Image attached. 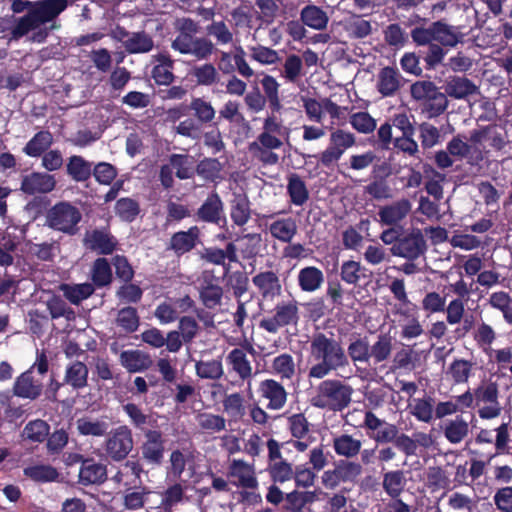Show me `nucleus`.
Returning <instances> with one entry per match:
<instances>
[{"label": "nucleus", "mask_w": 512, "mask_h": 512, "mask_svg": "<svg viewBox=\"0 0 512 512\" xmlns=\"http://www.w3.org/2000/svg\"><path fill=\"white\" fill-rule=\"evenodd\" d=\"M258 394L260 398L268 401V410H280L287 402V392L284 386L274 379H265L259 383Z\"/></svg>", "instance_id": "18"}, {"label": "nucleus", "mask_w": 512, "mask_h": 512, "mask_svg": "<svg viewBox=\"0 0 512 512\" xmlns=\"http://www.w3.org/2000/svg\"><path fill=\"white\" fill-rule=\"evenodd\" d=\"M120 362L130 373L141 372L150 367V357L140 350H126L120 354Z\"/></svg>", "instance_id": "37"}, {"label": "nucleus", "mask_w": 512, "mask_h": 512, "mask_svg": "<svg viewBox=\"0 0 512 512\" xmlns=\"http://www.w3.org/2000/svg\"><path fill=\"white\" fill-rule=\"evenodd\" d=\"M309 359L314 362L308 369L309 379H324L349 365L343 342L333 332H316L312 335Z\"/></svg>", "instance_id": "2"}, {"label": "nucleus", "mask_w": 512, "mask_h": 512, "mask_svg": "<svg viewBox=\"0 0 512 512\" xmlns=\"http://www.w3.org/2000/svg\"><path fill=\"white\" fill-rule=\"evenodd\" d=\"M133 447V433L128 425H120L106 433L103 448L106 456L112 461L122 462L126 460Z\"/></svg>", "instance_id": "7"}, {"label": "nucleus", "mask_w": 512, "mask_h": 512, "mask_svg": "<svg viewBox=\"0 0 512 512\" xmlns=\"http://www.w3.org/2000/svg\"><path fill=\"white\" fill-rule=\"evenodd\" d=\"M43 385L34 379L31 369L19 375L13 385V394L23 399L35 400L42 393Z\"/></svg>", "instance_id": "27"}, {"label": "nucleus", "mask_w": 512, "mask_h": 512, "mask_svg": "<svg viewBox=\"0 0 512 512\" xmlns=\"http://www.w3.org/2000/svg\"><path fill=\"white\" fill-rule=\"evenodd\" d=\"M346 354L348 360L351 359L353 363H368L371 354L367 337H357L352 340L348 345Z\"/></svg>", "instance_id": "54"}, {"label": "nucleus", "mask_w": 512, "mask_h": 512, "mask_svg": "<svg viewBox=\"0 0 512 512\" xmlns=\"http://www.w3.org/2000/svg\"><path fill=\"white\" fill-rule=\"evenodd\" d=\"M123 411L128 416L130 424L143 434L150 429H157V421L152 415L144 413L137 404L127 403L123 405Z\"/></svg>", "instance_id": "32"}, {"label": "nucleus", "mask_w": 512, "mask_h": 512, "mask_svg": "<svg viewBox=\"0 0 512 512\" xmlns=\"http://www.w3.org/2000/svg\"><path fill=\"white\" fill-rule=\"evenodd\" d=\"M366 272L367 269L360 262L347 260L341 265L340 277L347 284L357 285L361 278L367 277Z\"/></svg>", "instance_id": "58"}, {"label": "nucleus", "mask_w": 512, "mask_h": 512, "mask_svg": "<svg viewBox=\"0 0 512 512\" xmlns=\"http://www.w3.org/2000/svg\"><path fill=\"white\" fill-rule=\"evenodd\" d=\"M190 75L201 86H212L218 83L220 79L217 68L214 64L208 62L194 66L190 71Z\"/></svg>", "instance_id": "50"}, {"label": "nucleus", "mask_w": 512, "mask_h": 512, "mask_svg": "<svg viewBox=\"0 0 512 512\" xmlns=\"http://www.w3.org/2000/svg\"><path fill=\"white\" fill-rule=\"evenodd\" d=\"M435 399L431 396L414 399L410 413L420 422L430 424L436 417Z\"/></svg>", "instance_id": "35"}, {"label": "nucleus", "mask_w": 512, "mask_h": 512, "mask_svg": "<svg viewBox=\"0 0 512 512\" xmlns=\"http://www.w3.org/2000/svg\"><path fill=\"white\" fill-rule=\"evenodd\" d=\"M406 483L402 470L388 471L383 474V489L392 498H397L402 493Z\"/></svg>", "instance_id": "53"}, {"label": "nucleus", "mask_w": 512, "mask_h": 512, "mask_svg": "<svg viewBox=\"0 0 512 512\" xmlns=\"http://www.w3.org/2000/svg\"><path fill=\"white\" fill-rule=\"evenodd\" d=\"M410 37L416 47H424L421 56L427 70H435L448 51L464 40L461 27L448 24L444 19L415 26Z\"/></svg>", "instance_id": "1"}, {"label": "nucleus", "mask_w": 512, "mask_h": 512, "mask_svg": "<svg viewBox=\"0 0 512 512\" xmlns=\"http://www.w3.org/2000/svg\"><path fill=\"white\" fill-rule=\"evenodd\" d=\"M316 500L314 491L293 490L285 494V502L282 510L285 512H302L307 504H312Z\"/></svg>", "instance_id": "34"}, {"label": "nucleus", "mask_w": 512, "mask_h": 512, "mask_svg": "<svg viewBox=\"0 0 512 512\" xmlns=\"http://www.w3.org/2000/svg\"><path fill=\"white\" fill-rule=\"evenodd\" d=\"M91 280L94 288L109 286L113 281L112 268L109 261L104 257L97 258L91 268Z\"/></svg>", "instance_id": "38"}, {"label": "nucleus", "mask_w": 512, "mask_h": 512, "mask_svg": "<svg viewBox=\"0 0 512 512\" xmlns=\"http://www.w3.org/2000/svg\"><path fill=\"white\" fill-rule=\"evenodd\" d=\"M196 375L201 379L218 380L224 375L222 357L199 360L195 363Z\"/></svg>", "instance_id": "47"}, {"label": "nucleus", "mask_w": 512, "mask_h": 512, "mask_svg": "<svg viewBox=\"0 0 512 512\" xmlns=\"http://www.w3.org/2000/svg\"><path fill=\"white\" fill-rule=\"evenodd\" d=\"M447 97L461 100L479 92L478 86L465 76H449L443 85Z\"/></svg>", "instance_id": "24"}, {"label": "nucleus", "mask_w": 512, "mask_h": 512, "mask_svg": "<svg viewBox=\"0 0 512 512\" xmlns=\"http://www.w3.org/2000/svg\"><path fill=\"white\" fill-rule=\"evenodd\" d=\"M354 145V134L343 129H336L330 134L329 146L321 152L319 162L324 167H330L341 159L347 149Z\"/></svg>", "instance_id": "11"}, {"label": "nucleus", "mask_w": 512, "mask_h": 512, "mask_svg": "<svg viewBox=\"0 0 512 512\" xmlns=\"http://www.w3.org/2000/svg\"><path fill=\"white\" fill-rule=\"evenodd\" d=\"M297 282L301 291L312 293L323 285L324 274L318 267L306 266L298 272Z\"/></svg>", "instance_id": "33"}, {"label": "nucleus", "mask_w": 512, "mask_h": 512, "mask_svg": "<svg viewBox=\"0 0 512 512\" xmlns=\"http://www.w3.org/2000/svg\"><path fill=\"white\" fill-rule=\"evenodd\" d=\"M154 42L146 32H133L125 41V50L130 54L147 53L153 49Z\"/></svg>", "instance_id": "55"}, {"label": "nucleus", "mask_w": 512, "mask_h": 512, "mask_svg": "<svg viewBox=\"0 0 512 512\" xmlns=\"http://www.w3.org/2000/svg\"><path fill=\"white\" fill-rule=\"evenodd\" d=\"M78 433L82 436L101 437L106 435L108 423L102 420H92L88 417L79 418L76 421Z\"/></svg>", "instance_id": "60"}, {"label": "nucleus", "mask_w": 512, "mask_h": 512, "mask_svg": "<svg viewBox=\"0 0 512 512\" xmlns=\"http://www.w3.org/2000/svg\"><path fill=\"white\" fill-rule=\"evenodd\" d=\"M222 164L217 158L206 157L198 162L195 171L205 181L215 182L220 178Z\"/></svg>", "instance_id": "57"}, {"label": "nucleus", "mask_w": 512, "mask_h": 512, "mask_svg": "<svg viewBox=\"0 0 512 512\" xmlns=\"http://www.w3.org/2000/svg\"><path fill=\"white\" fill-rule=\"evenodd\" d=\"M411 203L407 198H402L392 204L381 207L378 211L380 222L393 226L401 222L410 212Z\"/></svg>", "instance_id": "28"}, {"label": "nucleus", "mask_w": 512, "mask_h": 512, "mask_svg": "<svg viewBox=\"0 0 512 512\" xmlns=\"http://www.w3.org/2000/svg\"><path fill=\"white\" fill-rule=\"evenodd\" d=\"M67 4V0L34 1L30 13L40 26L57 18L66 9Z\"/></svg>", "instance_id": "20"}, {"label": "nucleus", "mask_w": 512, "mask_h": 512, "mask_svg": "<svg viewBox=\"0 0 512 512\" xmlns=\"http://www.w3.org/2000/svg\"><path fill=\"white\" fill-rule=\"evenodd\" d=\"M107 466L93 458H85L80 466L78 482L83 486L101 485L107 480Z\"/></svg>", "instance_id": "22"}, {"label": "nucleus", "mask_w": 512, "mask_h": 512, "mask_svg": "<svg viewBox=\"0 0 512 512\" xmlns=\"http://www.w3.org/2000/svg\"><path fill=\"white\" fill-rule=\"evenodd\" d=\"M82 214L79 208L67 201L54 204L47 212L46 223L49 228L74 236L79 232Z\"/></svg>", "instance_id": "6"}, {"label": "nucleus", "mask_w": 512, "mask_h": 512, "mask_svg": "<svg viewBox=\"0 0 512 512\" xmlns=\"http://www.w3.org/2000/svg\"><path fill=\"white\" fill-rule=\"evenodd\" d=\"M247 351L253 353L255 350L251 344H247L246 348L232 349L226 357L227 364L242 381L250 379L252 376V366L247 357Z\"/></svg>", "instance_id": "23"}, {"label": "nucleus", "mask_w": 512, "mask_h": 512, "mask_svg": "<svg viewBox=\"0 0 512 512\" xmlns=\"http://www.w3.org/2000/svg\"><path fill=\"white\" fill-rule=\"evenodd\" d=\"M174 27L176 36L171 42V48L179 54L192 56L196 61H206L216 50L209 38L197 36L199 25L193 19L178 18Z\"/></svg>", "instance_id": "3"}, {"label": "nucleus", "mask_w": 512, "mask_h": 512, "mask_svg": "<svg viewBox=\"0 0 512 512\" xmlns=\"http://www.w3.org/2000/svg\"><path fill=\"white\" fill-rule=\"evenodd\" d=\"M239 252L244 260L255 259L259 253L261 245V234L248 233L238 239Z\"/></svg>", "instance_id": "61"}, {"label": "nucleus", "mask_w": 512, "mask_h": 512, "mask_svg": "<svg viewBox=\"0 0 512 512\" xmlns=\"http://www.w3.org/2000/svg\"><path fill=\"white\" fill-rule=\"evenodd\" d=\"M154 66L151 69L150 77L158 86H170L176 76L173 72L175 62L167 52L153 55Z\"/></svg>", "instance_id": "17"}, {"label": "nucleus", "mask_w": 512, "mask_h": 512, "mask_svg": "<svg viewBox=\"0 0 512 512\" xmlns=\"http://www.w3.org/2000/svg\"><path fill=\"white\" fill-rule=\"evenodd\" d=\"M49 431L50 426L46 421L42 419H36L29 421L25 425L23 429V435L27 440L31 442L42 443L48 437Z\"/></svg>", "instance_id": "62"}, {"label": "nucleus", "mask_w": 512, "mask_h": 512, "mask_svg": "<svg viewBox=\"0 0 512 512\" xmlns=\"http://www.w3.org/2000/svg\"><path fill=\"white\" fill-rule=\"evenodd\" d=\"M222 405L231 421H239L246 414L245 398L240 392L225 394Z\"/></svg>", "instance_id": "42"}, {"label": "nucleus", "mask_w": 512, "mask_h": 512, "mask_svg": "<svg viewBox=\"0 0 512 512\" xmlns=\"http://www.w3.org/2000/svg\"><path fill=\"white\" fill-rule=\"evenodd\" d=\"M263 91L264 97L268 101L269 108L272 113L279 112L282 108V104L279 97V87L280 84L277 80L271 75H264V77L260 81Z\"/></svg>", "instance_id": "52"}, {"label": "nucleus", "mask_w": 512, "mask_h": 512, "mask_svg": "<svg viewBox=\"0 0 512 512\" xmlns=\"http://www.w3.org/2000/svg\"><path fill=\"white\" fill-rule=\"evenodd\" d=\"M287 181V194L290 197V202L296 206L305 204L309 199L305 181L297 173H291Z\"/></svg>", "instance_id": "40"}, {"label": "nucleus", "mask_w": 512, "mask_h": 512, "mask_svg": "<svg viewBox=\"0 0 512 512\" xmlns=\"http://www.w3.org/2000/svg\"><path fill=\"white\" fill-rule=\"evenodd\" d=\"M88 374L87 365L82 361L75 360L66 366L64 383L73 390H82L88 385Z\"/></svg>", "instance_id": "30"}, {"label": "nucleus", "mask_w": 512, "mask_h": 512, "mask_svg": "<svg viewBox=\"0 0 512 512\" xmlns=\"http://www.w3.org/2000/svg\"><path fill=\"white\" fill-rule=\"evenodd\" d=\"M152 493L150 487L143 484L137 485L133 488H125L123 495V506L127 510H139L142 509L148 496Z\"/></svg>", "instance_id": "39"}, {"label": "nucleus", "mask_w": 512, "mask_h": 512, "mask_svg": "<svg viewBox=\"0 0 512 512\" xmlns=\"http://www.w3.org/2000/svg\"><path fill=\"white\" fill-rule=\"evenodd\" d=\"M83 246L100 255L112 254L118 245V241L108 228H95L85 232Z\"/></svg>", "instance_id": "14"}, {"label": "nucleus", "mask_w": 512, "mask_h": 512, "mask_svg": "<svg viewBox=\"0 0 512 512\" xmlns=\"http://www.w3.org/2000/svg\"><path fill=\"white\" fill-rule=\"evenodd\" d=\"M53 135L48 130L37 132L24 146L23 152L29 157L42 156L52 145Z\"/></svg>", "instance_id": "36"}, {"label": "nucleus", "mask_w": 512, "mask_h": 512, "mask_svg": "<svg viewBox=\"0 0 512 512\" xmlns=\"http://www.w3.org/2000/svg\"><path fill=\"white\" fill-rule=\"evenodd\" d=\"M61 290L64 297L74 305H79L83 300L88 299L95 291L93 284L85 282L81 284H62Z\"/></svg>", "instance_id": "46"}, {"label": "nucleus", "mask_w": 512, "mask_h": 512, "mask_svg": "<svg viewBox=\"0 0 512 512\" xmlns=\"http://www.w3.org/2000/svg\"><path fill=\"white\" fill-rule=\"evenodd\" d=\"M462 414L456 413V416L450 419L443 418L439 426L450 444H459L469 435V423Z\"/></svg>", "instance_id": "25"}, {"label": "nucleus", "mask_w": 512, "mask_h": 512, "mask_svg": "<svg viewBox=\"0 0 512 512\" xmlns=\"http://www.w3.org/2000/svg\"><path fill=\"white\" fill-rule=\"evenodd\" d=\"M267 468L266 471L273 483L283 484L292 480L295 476L294 468L291 463L283 458L281 448L283 443H279L276 439L270 438L266 442Z\"/></svg>", "instance_id": "9"}, {"label": "nucleus", "mask_w": 512, "mask_h": 512, "mask_svg": "<svg viewBox=\"0 0 512 512\" xmlns=\"http://www.w3.org/2000/svg\"><path fill=\"white\" fill-rule=\"evenodd\" d=\"M472 362L465 359H455L449 366L447 374L455 384H463L468 381L472 373Z\"/></svg>", "instance_id": "64"}, {"label": "nucleus", "mask_w": 512, "mask_h": 512, "mask_svg": "<svg viewBox=\"0 0 512 512\" xmlns=\"http://www.w3.org/2000/svg\"><path fill=\"white\" fill-rule=\"evenodd\" d=\"M116 216L123 222L131 223L140 214V204L130 197H122L115 203Z\"/></svg>", "instance_id": "51"}, {"label": "nucleus", "mask_w": 512, "mask_h": 512, "mask_svg": "<svg viewBox=\"0 0 512 512\" xmlns=\"http://www.w3.org/2000/svg\"><path fill=\"white\" fill-rule=\"evenodd\" d=\"M315 387L311 405L315 408L330 412H342L351 401L354 392L351 385L336 378L321 379Z\"/></svg>", "instance_id": "5"}, {"label": "nucleus", "mask_w": 512, "mask_h": 512, "mask_svg": "<svg viewBox=\"0 0 512 512\" xmlns=\"http://www.w3.org/2000/svg\"><path fill=\"white\" fill-rule=\"evenodd\" d=\"M124 472L125 488H133L142 483V474L145 472L139 459H128L122 463Z\"/></svg>", "instance_id": "59"}, {"label": "nucleus", "mask_w": 512, "mask_h": 512, "mask_svg": "<svg viewBox=\"0 0 512 512\" xmlns=\"http://www.w3.org/2000/svg\"><path fill=\"white\" fill-rule=\"evenodd\" d=\"M185 500V490L181 483H174L168 486L161 493V503L160 508L164 512H172L173 509L184 502Z\"/></svg>", "instance_id": "48"}, {"label": "nucleus", "mask_w": 512, "mask_h": 512, "mask_svg": "<svg viewBox=\"0 0 512 512\" xmlns=\"http://www.w3.org/2000/svg\"><path fill=\"white\" fill-rule=\"evenodd\" d=\"M165 437L160 429L145 431L140 445L141 459L151 466H160L164 460Z\"/></svg>", "instance_id": "12"}, {"label": "nucleus", "mask_w": 512, "mask_h": 512, "mask_svg": "<svg viewBox=\"0 0 512 512\" xmlns=\"http://www.w3.org/2000/svg\"><path fill=\"white\" fill-rule=\"evenodd\" d=\"M427 251L426 239L419 228H412L405 231L396 246H391L390 252L393 256L401 257L407 261H415L424 256Z\"/></svg>", "instance_id": "10"}, {"label": "nucleus", "mask_w": 512, "mask_h": 512, "mask_svg": "<svg viewBox=\"0 0 512 512\" xmlns=\"http://www.w3.org/2000/svg\"><path fill=\"white\" fill-rule=\"evenodd\" d=\"M56 187V179L46 172H31L23 175L20 190L26 195L47 194Z\"/></svg>", "instance_id": "16"}, {"label": "nucleus", "mask_w": 512, "mask_h": 512, "mask_svg": "<svg viewBox=\"0 0 512 512\" xmlns=\"http://www.w3.org/2000/svg\"><path fill=\"white\" fill-rule=\"evenodd\" d=\"M199 297L206 308L214 309L221 304L223 288L214 283L213 279L205 278L199 289Z\"/></svg>", "instance_id": "41"}, {"label": "nucleus", "mask_w": 512, "mask_h": 512, "mask_svg": "<svg viewBox=\"0 0 512 512\" xmlns=\"http://www.w3.org/2000/svg\"><path fill=\"white\" fill-rule=\"evenodd\" d=\"M281 213L263 215L262 219L273 220L268 226V230L274 239L282 243H290L298 232L297 222L293 217H278Z\"/></svg>", "instance_id": "15"}, {"label": "nucleus", "mask_w": 512, "mask_h": 512, "mask_svg": "<svg viewBox=\"0 0 512 512\" xmlns=\"http://www.w3.org/2000/svg\"><path fill=\"white\" fill-rule=\"evenodd\" d=\"M195 216L198 220L219 225L225 220L224 203L216 191L208 194L202 205L197 209Z\"/></svg>", "instance_id": "19"}, {"label": "nucleus", "mask_w": 512, "mask_h": 512, "mask_svg": "<svg viewBox=\"0 0 512 512\" xmlns=\"http://www.w3.org/2000/svg\"><path fill=\"white\" fill-rule=\"evenodd\" d=\"M499 397V389L496 382L482 383L474 389L472 393L470 389L460 395L452 396L449 400L439 401L436 405V417L443 419L456 413H464L466 409L474 407V402L492 403L497 402Z\"/></svg>", "instance_id": "4"}, {"label": "nucleus", "mask_w": 512, "mask_h": 512, "mask_svg": "<svg viewBox=\"0 0 512 512\" xmlns=\"http://www.w3.org/2000/svg\"><path fill=\"white\" fill-rule=\"evenodd\" d=\"M66 169L67 174L76 182H85L92 175V164L79 155L68 159Z\"/></svg>", "instance_id": "44"}, {"label": "nucleus", "mask_w": 512, "mask_h": 512, "mask_svg": "<svg viewBox=\"0 0 512 512\" xmlns=\"http://www.w3.org/2000/svg\"><path fill=\"white\" fill-rule=\"evenodd\" d=\"M201 231L198 226H191L187 231L175 232L169 241L168 248L177 256L192 251L200 242Z\"/></svg>", "instance_id": "21"}, {"label": "nucleus", "mask_w": 512, "mask_h": 512, "mask_svg": "<svg viewBox=\"0 0 512 512\" xmlns=\"http://www.w3.org/2000/svg\"><path fill=\"white\" fill-rule=\"evenodd\" d=\"M301 21L315 30H323L327 27L329 18L327 13L315 5L305 6L300 13Z\"/></svg>", "instance_id": "45"}, {"label": "nucleus", "mask_w": 512, "mask_h": 512, "mask_svg": "<svg viewBox=\"0 0 512 512\" xmlns=\"http://www.w3.org/2000/svg\"><path fill=\"white\" fill-rule=\"evenodd\" d=\"M402 76L396 68L386 66L377 76V90L383 97L394 96L401 87Z\"/></svg>", "instance_id": "29"}, {"label": "nucleus", "mask_w": 512, "mask_h": 512, "mask_svg": "<svg viewBox=\"0 0 512 512\" xmlns=\"http://www.w3.org/2000/svg\"><path fill=\"white\" fill-rule=\"evenodd\" d=\"M23 474L37 483L55 482L59 478L58 470L49 464H36L25 467Z\"/></svg>", "instance_id": "43"}, {"label": "nucleus", "mask_w": 512, "mask_h": 512, "mask_svg": "<svg viewBox=\"0 0 512 512\" xmlns=\"http://www.w3.org/2000/svg\"><path fill=\"white\" fill-rule=\"evenodd\" d=\"M230 216L239 227L248 223L251 217L250 201L245 195H237L231 202Z\"/></svg>", "instance_id": "49"}, {"label": "nucleus", "mask_w": 512, "mask_h": 512, "mask_svg": "<svg viewBox=\"0 0 512 512\" xmlns=\"http://www.w3.org/2000/svg\"><path fill=\"white\" fill-rule=\"evenodd\" d=\"M229 482L243 489L257 490L259 482L253 464L241 459H233L227 471Z\"/></svg>", "instance_id": "13"}, {"label": "nucleus", "mask_w": 512, "mask_h": 512, "mask_svg": "<svg viewBox=\"0 0 512 512\" xmlns=\"http://www.w3.org/2000/svg\"><path fill=\"white\" fill-rule=\"evenodd\" d=\"M116 324L127 333L135 332L139 327L137 309L132 306L123 307L118 311Z\"/></svg>", "instance_id": "63"}, {"label": "nucleus", "mask_w": 512, "mask_h": 512, "mask_svg": "<svg viewBox=\"0 0 512 512\" xmlns=\"http://www.w3.org/2000/svg\"><path fill=\"white\" fill-rule=\"evenodd\" d=\"M192 157L188 154H171L169 166L175 169V175L180 180L190 179L194 176Z\"/></svg>", "instance_id": "56"}, {"label": "nucleus", "mask_w": 512, "mask_h": 512, "mask_svg": "<svg viewBox=\"0 0 512 512\" xmlns=\"http://www.w3.org/2000/svg\"><path fill=\"white\" fill-rule=\"evenodd\" d=\"M300 319L298 302L294 299L278 302L272 316L263 318L259 327L268 333H277L280 328L286 326H295Z\"/></svg>", "instance_id": "8"}, {"label": "nucleus", "mask_w": 512, "mask_h": 512, "mask_svg": "<svg viewBox=\"0 0 512 512\" xmlns=\"http://www.w3.org/2000/svg\"><path fill=\"white\" fill-rule=\"evenodd\" d=\"M252 283L263 299H274L282 292L281 281L274 271L269 270L257 273L253 276Z\"/></svg>", "instance_id": "26"}, {"label": "nucleus", "mask_w": 512, "mask_h": 512, "mask_svg": "<svg viewBox=\"0 0 512 512\" xmlns=\"http://www.w3.org/2000/svg\"><path fill=\"white\" fill-rule=\"evenodd\" d=\"M362 441L353 435L342 433L333 438V449L337 456L346 460L356 458L361 452Z\"/></svg>", "instance_id": "31"}]
</instances>
